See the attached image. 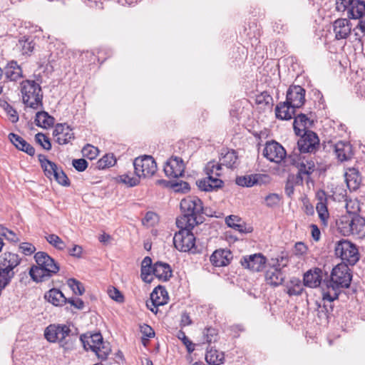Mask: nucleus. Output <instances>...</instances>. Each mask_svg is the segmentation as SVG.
<instances>
[{
    "instance_id": "40",
    "label": "nucleus",
    "mask_w": 365,
    "mask_h": 365,
    "mask_svg": "<svg viewBox=\"0 0 365 365\" xmlns=\"http://www.w3.org/2000/svg\"><path fill=\"white\" fill-rule=\"evenodd\" d=\"M152 259L150 257H145L141 262V278L144 282H150L152 278H149L153 269Z\"/></svg>"
},
{
    "instance_id": "59",
    "label": "nucleus",
    "mask_w": 365,
    "mask_h": 365,
    "mask_svg": "<svg viewBox=\"0 0 365 365\" xmlns=\"http://www.w3.org/2000/svg\"><path fill=\"white\" fill-rule=\"evenodd\" d=\"M19 249L25 255H31L36 251V247L31 243L23 242L20 245Z\"/></svg>"
},
{
    "instance_id": "1",
    "label": "nucleus",
    "mask_w": 365,
    "mask_h": 365,
    "mask_svg": "<svg viewBox=\"0 0 365 365\" xmlns=\"http://www.w3.org/2000/svg\"><path fill=\"white\" fill-rule=\"evenodd\" d=\"M351 274L348 265L341 263L334 267L331 271L327 290L323 292V300L329 302L336 299L341 289L348 288L351 281Z\"/></svg>"
},
{
    "instance_id": "32",
    "label": "nucleus",
    "mask_w": 365,
    "mask_h": 365,
    "mask_svg": "<svg viewBox=\"0 0 365 365\" xmlns=\"http://www.w3.org/2000/svg\"><path fill=\"white\" fill-rule=\"evenodd\" d=\"M322 281V270L314 268L307 271L304 274L303 282L307 287L314 288L320 285Z\"/></svg>"
},
{
    "instance_id": "60",
    "label": "nucleus",
    "mask_w": 365,
    "mask_h": 365,
    "mask_svg": "<svg viewBox=\"0 0 365 365\" xmlns=\"http://www.w3.org/2000/svg\"><path fill=\"white\" fill-rule=\"evenodd\" d=\"M5 110L9 115V119L12 123H16L19 120V115L16 110L12 108L9 104L6 103Z\"/></svg>"
},
{
    "instance_id": "52",
    "label": "nucleus",
    "mask_w": 365,
    "mask_h": 365,
    "mask_svg": "<svg viewBox=\"0 0 365 365\" xmlns=\"http://www.w3.org/2000/svg\"><path fill=\"white\" fill-rule=\"evenodd\" d=\"M120 179L122 182L128 185L129 187H134L140 183V178L136 175L131 177L128 174H123L120 176Z\"/></svg>"
},
{
    "instance_id": "18",
    "label": "nucleus",
    "mask_w": 365,
    "mask_h": 365,
    "mask_svg": "<svg viewBox=\"0 0 365 365\" xmlns=\"http://www.w3.org/2000/svg\"><path fill=\"white\" fill-rule=\"evenodd\" d=\"M266 262V257L261 253L245 256L240 260V263L244 268L252 272L262 271L264 268Z\"/></svg>"
},
{
    "instance_id": "4",
    "label": "nucleus",
    "mask_w": 365,
    "mask_h": 365,
    "mask_svg": "<svg viewBox=\"0 0 365 365\" xmlns=\"http://www.w3.org/2000/svg\"><path fill=\"white\" fill-rule=\"evenodd\" d=\"M204 170L207 176L197 182L200 190L210 192L223 186V181L219 178L222 175V164L210 161L207 163Z\"/></svg>"
},
{
    "instance_id": "36",
    "label": "nucleus",
    "mask_w": 365,
    "mask_h": 365,
    "mask_svg": "<svg viewBox=\"0 0 365 365\" xmlns=\"http://www.w3.org/2000/svg\"><path fill=\"white\" fill-rule=\"evenodd\" d=\"M45 298L55 306L63 305L67 302V298L57 289H50L46 293Z\"/></svg>"
},
{
    "instance_id": "28",
    "label": "nucleus",
    "mask_w": 365,
    "mask_h": 365,
    "mask_svg": "<svg viewBox=\"0 0 365 365\" xmlns=\"http://www.w3.org/2000/svg\"><path fill=\"white\" fill-rule=\"evenodd\" d=\"M152 274L159 279L168 281L172 277L173 271L168 263L158 261L153 264Z\"/></svg>"
},
{
    "instance_id": "37",
    "label": "nucleus",
    "mask_w": 365,
    "mask_h": 365,
    "mask_svg": "<svg viewBox=\"0 0 365 365\" xmlns=\"http://www.w3.org/2000/svg\"><path fill=\"white\" fill-rule=\"evenodd\" d=\"M35 122L37 126L47 128L54 124L55 119L48 115L47 112L39 111L36 115Z\"/></svg>"
},
{
    "instance_id": "20",
    "label": "nucleus",
    "mask_w": 365,
    "mask_h": 365,
    "mask_svg": "<svg viewBox=\"0 0 365 365\" xmlns=\"http://www.w3.org/2000/svg\"><path fill=\"white\" fill-rule=\"evenodd\" d=\"M36 264L52 276L59 271V266L46 252H38L34 256Z\"/></svg>"
},
{
    "instance_id": "58",
    "label": "nucleus",
    "mask_w": 365,
    "mask_h": 365,
    "mask_svg": "<svg viewBox=\"0 0 365 365\" xmlns=\"http://www.w3.org/2000/svg\"><path fill=\"white\" fill-rule=\"evenodd\" d=\"M72 165L76 170L78 172H83L87 168L88 162L83 158L75 159L73 160Z\"/></svg>"
},
{
    "instance_id": "25",
    "label": "nucleus",
    "mask_w": 365,
    "mask_h": 365,
    "mask_svg": "<svg viewBox=\"0 0 365 365\" xmlns=\"http://www.w3.org/2000/svg\"><path fill=\"white\" fill-rule=\"evenodd\" d=\"M3 73L6 79L11 81H16L23 78V71L20 65L16 61H11L4 66Z\"/></svg>"
},
{
    "instance_id": "62",
    "label": "nucleus",
    "mask_w": 365,
    "mask_h": 365,
    "mask_svg": "<svg viewBox=\"0 0 365 365\" xmlns=\"http://www.w3.org/2000/svg\"><path fill=\"white\" fill-rule=\"evenodd\" d=\"M178 338L182 339L183 344L186 346L189 352H192V351H194L195 349L192 343L185 336L184 332L180 331L178 334Z\"/></svg>"
},
{
    "instance_id": "51",
    "label": "nucleus",
    "mask_w": 365,
    "mask_h": 365,
    "mask_svg": "<svg viewBox=\"0 0 365 365\" xmlns=\"http://www.w3.org/2000/svg\"><path fill=\"white\" fill-rule=\"evenodd\" d=\"M36 142L39 144L43 149L50 150L51 149V144L48 138L41 133H38L35 135Z\"/></svg>"
},
{
    "instance_id": "26",
    "label": "nucleus",
    "mask_w": 365,
    "mask_h": 365,
    "mask_svg": "<svg viewBox=\"0 0 365 365\" xmlns=\"http://www.w3.org/2000/svg\"><path fill=\"white\" fill-rule=\"evenodd\" d=\"M344 178L350 190H357L361 183V176L356 168H348L344 173Z\"/></svg>"
},
{
    "instance_id": "42",
    "label": "nucleus",
    "mask_w": 365,
    "mask_h": 365,
    "mask_svg": "<svg viewBox=\"0 0 365 365\" xmlns=\"http://www.w3.org/2000/svg\"><path fill=\"white\" fill-rule=\"evenodd\" d=\"M289 256L287 253L282 252L279 255L276 257H273L269 262V267H274L280 270L286 267L289 264Z\"/></svg>"
},
{
    "instance_id": "33",
    "label": "nucleus",
    "mask_w": 365,
    "mask_h": 365,
    "mask_svg": "<svg viewBox=\"0 0 365 365\" xmlns=\"http://www.w3.org/2000/svg\"><path fill=\"white\" fill-rule=\"evenodd\" d=\"M9 138L12 144L19 150L24 151L31 156L35 154L34 148L19 135L10 133Z\"/></svg>"
},
{
    "instance_id": "54",
    "label": "nucleus",
    "mask_w": 365,
    "mask_h": 365,
    "mask_svg": "<svg viewBox=\"0 0 365 365\" xmlns=\"http://www.w3.org/2000/svg\"><path fill=\"white\" fill-rule=\"evenodd\" d=\"M235 221H239L237 216L230 215L226 218V223L230 227H232L235 230L239 231L240 232H244V226L240 224L236 223Z\"/></svg>"
},
{
    "instance_id": "15",
    "label": "nucleus",
    "mask_w": 365,
    "mask_h": 365,
    "mask_svg": "<svg viewBox=\"0 0 365 365\" xmlns=\"http://www.w3.org/2000/svg\"><path fill=\"white\" fill-rule=\"evenodd\" d=\"M185 164L181 158L172 156L164 165V173L169 178H178L182 177L185 172Z\"/></svg>"
},
{
    "instance_id": "39",
    "label": "nucleus",
    "mask_w": 365,
    "mask_h": 365,
    "mask_svg": "<svg viewBox=\"0 0 365 365\" xmlns=\"http://www.w3.org/2000/svg\"><path fill=\"white\" fill-rule=\"evenodd\" d=\"M29 274L35 282H43L48 279L51 274L47 272L43 268L38 266H34L30 269Z\"/></svg>"
},
{
    "instance_id": "17",
    "label": "nucleus",
    "mask_w": 365,
    "mask_h": 365,
    "mask_svg": "<svg viewBox=\"0 0 365 365\" xmlns=\"http://www.w3.org/2000/svg\"><path fill=\"white\" fill-rule=\"evenodd\" d=\"M305 89L299 86H290L287 91L286 103L292 108H299L305 103Z\"/></svg>"
},
{
    "instance_id": "11",
    "label": "nucleus",
    "mask_w": 365,
    "mask_h": 365,
    "mask_svg": "<svg viewBox=\"0 0 365 365\" xmlns=\"http://www.w3.org/2000/svg\"><path fill=\"white\" fill-rule=\"evenodd\" d=\"M135 175L140 178L152 177L157 171V164L151 155L136 158L133 161Z\"/></svg>"
},
{
    "instance_id": "27",
    "label": "nucleus",
    "mask_w": 365,
    "mask_h": 365,
    "mask_svg": "<svg viewBox=\"0 0 365 365\" xmlns=\"http://www.w3.org/2000/svg\"><path fill=\"white\" fill-rule=\"evenodd\" d=\"M220 163L222 166L234 169L239 165L238 156L234 150L223 148L220 153Z\"/></svg>"
},
{
    "instance_id": "56",
    "label": "nucleus",
    "mask_w": 365,
    "mask_h": 365,
    "mask_svg": "<svg viewBox=\"0 0 365 365\" xmlns=\"http://www.w3.org/2000/svg\"><path fill=\"white\" fill-rule=\"evenodd\" d=\"M303 159V157L298 155L294 153L292 155H289L288 157L285 156V158L283 160L284 163L287 165H292L296 168L297 167V164Z\"/></svg>"
},
{
    "instance_id": "44",
    "label": "nucleus",
    "mask_w": 365,
    "mask_h": 365,
    "mask_svg": "<svg viewBox=\"0 0 365 365\" xmlns=\"http://www.w3.org/2000/svg\"><path fill=\"white\" fill-rule=\"evenodd\" d=\"M203 336L206 342H215L218 339V329L216 327H207L203 331Z\"/></svg>"
},
{
    "instance_id": "19",
    "label": "nucleus",
    "mask_w": 365,
    "mask_h": 365,
    "mask_svg": "<svg viewBox=\"0 0 365 365\" xmlns=\"http://www.w3.org/2000/svg\"><path fill=\"white\" fill-rule=\"evenodd\" d=\"M43 173L50 180H54L63 186L70 185V180L66 173L53 162L49 163L48 166H45Z\"/></svg>"
},
{
    "instance_id": "21",
    "label": "nucleus",
    "mask_w": 365,
    "mask_h": 365,
    "mask_svg": "<svg viewBox=\"0 0 365 365\" xmlns=\"http://www.w3.org/2000/svg\"><path fill=\"white\" fill-rule=\"evenodd\" d=\"M298 173L295 177V184L302 185L304 176L309 178L315 170L316 165L314 161L311 158L303 159L297 164Z\"/></svg>"
},
{
    "instance_id": "31",
    "label": "nucleus",
    "mask_w": 365,
    "mask_h": 365,
    "mask_svg": "<svg viewBox=\"0 0 365 365\" xmlns=\"http://www.w3.org/2000/svg\"><path fill=\"white\" fill-rule=\"evenodd\" d=\"M285 278V274L277 268L269 267L265 273V279L267 284L277 287L282 284Z\"/></svg>"
},
{
    "instance_id": "50",
    "label": "nucleus",
    "mask_w": 365,
    "mask_h": 365,
    "mask_svg": "<svg viewBox=\"0 0 365 365\" xmlns=\"http://www.w3.org/2000/svg\"><path fill=\"white\" fill-rule=\"evenodd\" d=\"M316 210L319 215V217L324 224H326L329 217V212L327 207V202H318L316 205Z\"/></svg>"
},
{
    "instance_id": "16",
    "label": "nucleus",
    "mask_w": 365,
    "mask_h": 365,
    "mask_svg": "<svg viewBox=\"0 0 365 365\" xmlns=\"http://www.w3.org/2000/svg\"><path fill=\"white\" fill-rule=\"evenodd\" d=\"M285 149L276 141L267 142L263 150V155L271 162L281 163L286 156Z\"/></svg>"
},
{
    "instance_id": "5",
    "label": "nucleus",
    "mask_w": 365,
    "mask_h": 365,
    "mask_svg": "<svg viewBox=\"0 0 365 365\" xmlns=\"http://www.w3.org/2000/svg\"><path fill=\"white\" fill-rule=\"evenodd\" d=\"M20 91L24 104L37 110L43 107V92L41 86L33 80L23 81Z\"/></svg>"
},
{
    "instance_id": "13",
    "label": "nucleus",
    "mask_w": 365,
    "mask_h": 365,
    "mask_svg": "<svg viewBox=\"0 0 365 365\" xmlns=\"http://www.w3.org/2000/svg\"><path fill=\"white\" fill-rule=\"evenodd\" d=\"M70 332L69 327L66 324H51L46 329L44 336L50 342L58 341L63 343Z\"/></svg>"
},
{
    "instance_id": "35",
    "label": "nucleus",
    "mask_w": 365,
    "mask_h": 365,
    "mask_svg": "<svg viewBox=\"0 0 365 365\" xmlns=\"http://www.w3.org/2000/svg\"><path fill=\"white\" fill-rule=\"evenodd\" d=\"M205 360L210 365H220L224 363L225 354L222 351L210 348L207 350Z\"/></svg>"
},
{
    "instance_id": "12",
    "label": "nucleus",
    "mask_w": 365,
    "mask_h": 365,
    "mask_svg": "<svg viewBox=\"0 0 365 365\" xmlns=\"http://www.w3.org/2000/svg\"><path fill=\"white\" fill-rule=\"evenodd\" d=\"M297 141V146L301 153H315L319 146V139L317 135L312 131L307 130L300 135Z\"/></svg>"
},
{
    "instance_id": "14",
    "label": "nucleus",
    "mask_w": 365,
    "mask_h": 365,
    "mask_svg": "<svg viewBox=\"0 0 365 365\" xmlns=\"http://www.w3.org/2000/svg\"><path fill=\"white\" fill-rule=\"evenodd\" d=\"M169 299L167 290L162 286H158L150 294V301L147 302L148 308L153 312L157 314L158 307L168 303Z\"/></svg>"
},
{
    "instance_id": "48",
    "label": "nucleus",
    "mask_w": 365,
    "mask_h": 365,
    "mask_svg": "<svg viewBox=\"0 0 365 365\" xmlns=\"http://www.w3.org/2000/svg\"><path fill=\"white\" fill-rule=\"evenodd\" d=\"M140 332L143 334V337H142L143 344L144 346H146V341L148 340V339L154 337L155 331L150 326H149L146 324H143L140 325Z\"/></svg>"
},
{
    "instance_id": "34",
    "label": "nucleus",
    "mask_w": 365,
    "mask_h": 365,
    "mask_svg": "<svg viewBox=\"0 0 365 365\" xmlns=\"http://www.w3.org/2000/svg\"><path fill=\"white\" fill-rule=\"evenodd\" d=\"M295 109L286 102L279 103L275 108L276 117L281 120H290L295 114Z\"/></svg>"
},
{
    "instance_id": "7",
    "label": "nucleus",
    "mask_w": 365,
    "mask_h": 365,
    "mask_svg": "<svg viewBox=\"0 0 365 365\" xmlns=\"http://www.w3.org/2000/svg\"><path fill=\"white\" fill-rule=\"evenodd\" d=\"M17 254L6 252L0 256V291L3 289L14 276V269L21 262Z\"/></svg>"
},
{
    "instance_id": "55",
    "label": "nucleus",
    "mask_w": 365,
    "mask_h": 365,
    "mask_svg": "<svg viewBox=\"0 0 365 365\" xmlns=\"http://www.w3.org/2000/svg\"><path fill=\"white\" fill-rule=\"evenodd\" d=\"M108 294L112 299H113L118 302H123L124 298H123L122 293L115 287H110L108 289Z\"/></svg>"
},
{
    "instance_id": "3",
    "label": "nucleus",
    "mask_w": 365,
    "mask_h": 365,
    "mask_svg": "<svg viewBox=\"0 0 365 365\" xmlns=\"http://www.w3.org/2000/svg\"><path fill=\"white\" fill-rule=\"evenodd\" d=\"M336 226L344 236L354 235L359 239L365 237V218L358 215H342L336 221Z\"/></svg>"
},
{
    "instance_id": "47",
    "label": "nucleus",
    "mask_w": 365,
    "mask_h": 365,
    "mask_svg": "<svg viewBox=\"0 0 365 365\" xmlns=\"http://www.w3.org/2000/svg\"><path fill=\"white\" fill-rule=\"evenodd\" d=\"M257 182L256 177L253 175L241 176L236 178V183L242 187H252Z\"/></svg>"
},
{
    "instance_id": "10",
    "label": "nucleus",
    "mask_w": 365,
    "mask_h": 365,
    "mask_svg": "<svg viewBox=\"0 0 365 365\" xmlns=\"http://www.w3.org/2000/svg\"><path fill=\"white\" fill-rule=\"evenodd\" d=\"M336 9L339 12H346L349 19H356L365 11L364 0H336Z\"/></svg>"
},
{
    "instance_id": "29",
    "label": "nucleus",
    "mask_w": 365,
    "mask_h": 365,
    "mask_svg": "<svg viewBox=\"0 0 365 365\" xmlns=\"http://www.w3.org/2000/svg\"><path fill=\"white\" fill-rule=\"evenodd\" d=\"M334 153L341 162L347 161L353 156L351 144L343 141H339L334 145Z\"/></svg>"
},
{
    "instance_id": "63",
    "label": "nucleus",
    "mask_w": 365,
    "mask_h": 365,
    "mask_svg": "<svg viewBox=\"0 0 365 365\" xmlns=\"http://www.w3.org/2000/svg\"><path fill=\"white\" fill-rule=\"evenodd\" d=\"M67 302L78 309H83L84 307V302L79 298L67 299Z\"/></svg>"
},
{
    "instance_id": "38",
    "label": "nucleus",
    "mask_w": 365,
    "mask_h": 365,
    "mask_svg": "<svg viewBox=\"0 0 365 365\" xmlns=\"http://www.w3.org/2000/svg\"><path fill=\"white\" fill-rule=\"evenodd\" d=\"M304 282L302 283L299 278L292 277L287 285V292L289 296L300 295L304 291Z\"/></svg>"
},
{
    "instance_id": "9",
    "label": "nucleus",
    "mask_w": 365,
    "mask_h": 365,
    "mask_svg": "<svg viewBox=\"0 0 365 365\" xmlns=\"http://www.w3.org/2000/svg\"><path fill=\"white\" fill-rule=\"evenodd\" d=\"M180 230L175 234L173 244L175 247L180 252H188L195 246V237L191 232L193 227L185 226L178 227Z\"/></svg>"
},
{
    "instance_id": "2",
    "label": "nucleus",
    "mask_w": 365,
    "mask_h": 365,
    "mask_svg": "<svg viewBox=\"0 0 365 365\" xmlns=\"http://www.w3.org/2000/svg\"><path fill=\"white\" fill-rule=\"evenodd\" d=\"M180 207L182 215L176 220L178 227H194L202 222L201 215L203 212V205L200 198L196 196H187L181 200Z\"/></svg>"
},
{
    "instance_id": "64",
    "label": "nucleus",
    "mask_w": 365,
    "mask_h": 365,
    "mask_svg": "<svg viewBox=\"0 0 365 365\" xmlns=\"http://www.w3.org/2000/svg\"><path fill=\"white\" fill-rule=\"evenodd\" d=\"M296 255H302L307 253V247L302 242H297L294 246Z\"/></svg>"
},
{
    "instance_id": "43",
    "label": "nucleus",
    "mask_w": 365,
    "mask_h": 365,
    "mask_svg": "<svg viewBox=\"0 0 365 365\" xmlns=\"http://www.w3.org/2000/svg\"><path fill=\"white\" fill-rule=\"evenodd\" d=\"M45 238L51 245L58 250H63L66 247V243L55 234L48 235Z\"/></svg>"
},
{
    "instance_id": "61",
    "label": "nucleus",
    "mask_w": 365,
    "mask_h": 365,
    "mask_svg": "<svg viewBox=\"0 0 365 365\" xmlns=\"http://www.w3.org/2000/svg\"><path fill=\"white\" fill-rule=\"evenodd\" d=\"M71 256L76 258H81L83 253V247L80 245H75L71 249L68 250Z\"/></svg>"
},
{
    "instance_id": "23",
    "label": "nucleus",
    "mask_w": 365,
    "mask_h": 365,
    "mask_svg": "<svg viewBox=\"0 0 365 365\" xmlns=\"http://www.w3.org/2000/svg\"><path fill=\"white\" fill-rule=\"evenodd\" d=\"M53 135L56 138L59 145H65L74 139V133L72 128L66 124L58 123L56 125Z\"/></svg>"
},
{
    "instance_id": "8",
    "label": "nucleus",
    "mask_w": 365,
    "mask_h": 365,
    "mask_svg": "<svg viewBox=\"0 0 365 365\" xmlns=\"http://www.w3.org/2000/svg\"><path fill=\"white\" fill-rule=\"evenodd\" d=\"M335 255L344 263L354 265L359 259L358 249L354 243L347 240H341L336 242L334 247Z\"/></svg>"
},
{
    "instance_id": "30",
    "label": "nucleus",
    "mask_w": 365,
    "mask_h": 365,
    "mask_svg": "<svg viewBox=\"0 0 365 365\" xmlns=\"http://www.w3.org/2000/svg\"><path fill=\"white\" fill-rule=\"evenodd\" d=\"M313 120H310L305 114L300 113L294 117L293 128L297 135H302L313 125Z\"/></svg>"
},
{
    "instance_id": "53",
    "label": "nucleus",
    "mask_w": 365,
    "mask_h": 365,
    "mask_svg": "<svg viewBox=\"0 0 365 365\" xmlns=\"http://www.w3.org/2000/svg\"><path fill=\"white\" fill-rule=\"evenodd\" d=\"M82 153L83 156L92 160L97 157L98 150L97 148L93 145H87L85 147H83Z\"/></svg>"
},
{
    "instance_id": "6",
    "label": "nucleus",
    "mask_w": 365,
    "mask_h": 365,
    "mask_svg": "<svg viewBox=\"0 0 365 365\" xmlns=\"http://www.w3.org/2000/svg\"><path fill=\"white\" fill-rule=\"evenodd\" d=\"M81 340L84 349L93 351L101 360H106L111 352L110 344L103 341L100 333L83 334L81 336Z\"/></svg>"
},
{
    "instance_id": "22",
    "label": "nucleus",
    "mask_w": 365,
    "mask_h": 365,
    "mask_svg": "<svg viewBox=\"0 0 365 365\" xmlns=\"http://www.w3.org/2000/svg\"><path fill=\"white\" fill-rule=\"evenodd\" d=\"M352 25L347 19H338L333 24L334 33L337 40L347 38L353 32Z\"/></svg>"
},
{
    "instance_id": "57",
    "label": "nucleus",
    "mask_w": 365,
    "mask_h": 365,
    "mask_svg": "<svg viewBox=\"0 0 365 365\" xmlns=\"http://www.w3.org/2000/svg\"><path fill=\"white\" fill-rule=\"evenodd\" d=\"M279 195L275 193L269 194L265 197L266 205L268 207H274L279 203Z\"/></svg>"
},
{
    "instance_id": "24",
    "label": "nucleus",
    "mask_w": 365,
    "mask_h": 365,
    "mask_svg": "<svg viewBox=\"0 0 365 365\" xmlns=\"http://www.w3.org/2000/svg\"><path fill=\"white\" fill-rule=\"evenodd\" d=\"M232 253L228 250H217L210 256V260L215 267H224L230 264Z\"/></svg>"
},
{
    "instance_id": "41",
    "label": "nucleus",
    "mask_w": 365,
    "mask_h": 365,
    "mask_svg": "<svg viewBox=\"0 0 365 365\" xmlns=\"http://www.w3.org/2000/svg\"><path fill=\"white\" fill-rule=\"evenodd\" d=\"M34 45V43L30 38L24 36L19 40L16 47L23 55H29L32 53Z\"/></svg>"
},
{
    "instance_id": "46",
    "label": "nucleus",
    "mask_w": 365,
    "mask_h": 365,
    "mask_svg": "<svg viewBox=\"0 0 365 365\" xmlns=\"http://www.w3.org/2000/svg\"><path fill=\"white\" fill-rule=\"evenodd\" d=\"M67 284L75 294L82 295L85 292V288L83 284L74 278L68 279L67 280Z\"/></svg>"
},
{
    "instance_id": "49",
    "label": "nucleus",
    "mask_w": 365,
    "mask_h": 365,
    "mask_svg": "<svg viewBox=\"0 0 365 365\" xmlns=\"http://www.w3.org/2000/svg\"><path fill=\"white\" fill-rule=\"evenodd\" d=\"M116 160L113 154H106L98 162V166L101 169L109 168L115 165Z\"/></svg>"
},
{
    "instance_id": "45",
    "label": "nucleus",
    "mask_w": 365,
    "mask_h": 365,
    "mask_svg": "<svg viewBox=\"0 0 365 365\" xmlns=\"http://www.w3.org/2000/svg\"><path fill=\"white\" fill-rule=\"evenodd\" d=\"M255 102L258 105H262L271 108L273 104V98L267 91L262 92L257 95L255 98Z\"/></svg>"
}]
</instances>
